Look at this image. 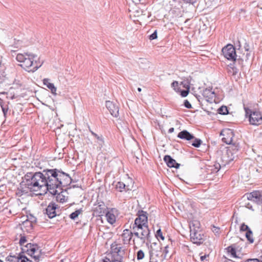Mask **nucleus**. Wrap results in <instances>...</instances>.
<instances>
[{
	"label": "nucleus",
	"instance_id": "nucleus-5",
	"mask_svg": "<svg viewBox=\"0 0 262 262\" xmlns=\"http://www.w3.org/2000/svg\"><path fill=\"white\" fill-rule=\"evenodd\" d=\"M126 249L120 243L116 242L111 245V252L108 254L102 262H122L125 254Z\"/></svg>",
	"mask_w": 262,
	"mask_h": 262
},
{
	"label": "nucleus",
	"instance_id": "nucleus-46",
	"mask_svg": "<svg viewBox=\"0 0 262 262\" xmlns=\"http://www.w3.org/2000/svg\"><path fill=\"white\" fill-rule=\"evenodd\" d=\"M5 80V76L0 72V84Z\"/></svg>",
	"mask_w": 262,
	"mask_h": 262
},
{
	"label": "nucleus",
	"instance_id": "nucleus-53",
	"mask_svg": "<svg viewBox=\"0 0 262 262\" xmlns=\"http://www.w3.org/2000/svg\"><path fill=\"white\" fill-rule=\"evenodd\" d=\"M234 147H235V149H236V150H238V148H237V145H233Z\"/></svg>",
	"mask_w": 262,
	"mask_h": 262
},
{
	"label": "nucleus",
	"instance_id": "nucleus-24",
	"mask_svg": "<svg viewBox=\"0 0 262 262\" xmlns=\"http://www.w3.org/2000/svg\"><path fill=\"white\" fill-rule=\"evenodd\" d=\"M233 160V159H230L226 163V164H222V165L218 162H215L213 166H210L211 167V169H210L211 170V173H216L222 167L225 166L227 163Z\"/></svg>",
	"mask_w": 262,
	"mask_h": 262
},
{
	"label": "nucleus",
	"instance_id": "nucleus-11",
	"mask_svg": "<svg viewBox=\"0 0 262 262\" xmlns=\"http://www.w3.org/2000/svg\"><path fill=\"white\" fill-rule=\"evenodd\" d=\"M221 135L223 136L222 140L223 142L227 144H231L232 142L233 138L234 137V133L232 130L230 129H227L223 130Z\"/></svg>",
	"mask_w": 262,
	"mask_h": 262
},
{
	"label": "nucleus",
	"instance_id": "nucleus-39",
	"mask_svg": "<svg viewBox=\"0 0 262 262\" xmlns=\"http://www.w3.org/2000/svg\"><path fill=\"white\" fill-rule=\"evenodd\" d=\"M189 87L188 86V88L187 90H183L181 91V95L182 96V97H186L189 93Z\"/></svg>",
	"mask_w": 262,
	"mask_h": 262
},
{
	"label": "nucleus",
	"instance_id": "nucleus-7",
	"mask_svg": "<svg viewBox=\"0 0 262 262\" xmlns=\"http://www.w3.org/2000/svg\"><path fill=\"white\" fill-rule=\"evenodd\" d=\"M224 56L228 60L235 61L236 54L235 48L231 44H228L222 50Z\"/></svg>",
	"mask_w": 262,
	"mask_h": 262
},
{
	"label": "nucleus",
	"instance_id": "nucleus-51",
	"mask_svg": "<svg viewBox=\"0 0 262 262\" xmlns=\"http://www.w3.org/2000/svg\"><path fill=\"white\" fill-rule=\"evenodd\" d=\"M173 131H174V128L171 127L169 129L168 132L169 133H172V132H173Z\"/></svg>",
	"mask_w": 262,
	"mask_h": 262
},
{
	"label": "nucleus",
	"instance_id": "nucleus-40",
	"mask_svg": "<svg viewBox=\"0 0 262 262\" xmlns=\"http://www.w3.org/2000/svg\"><path fill=\"white\" fill-rule=\"evenodd\" d=\"M157 38V31L155 30L153 33L149 36V39L151 40L155 39Z\"/></svg>",
	"mask_w": 262,
	"mask_h": 262
},
{
	"label": "nucleus",
	"instance_id": "nucleus-16",
	"mask_svg": "<svg viewBox=\"0 0 262 262\" xmlns=\"http://www.w3.org/2000/svg\"><path fill=\"white\" fill-rule=\"evenodd\" d=\"M203 96L206 98V100L208 102H212L214 101V99L215 97V94L213 91H212V88H206L203 91Z\"/></svg>",
	"mask_w": 262,
	"mask_h": 262
},
{
	"label": "nucleus",
	"instance_id": "nucleus-26",
	"mask_svg": "<svg viewBox=\"0 0 262 262\" xmlns=\"http://www.w3.org/2000/svg\"><path fill=\"white\" fill-rule=\"evenodd\" d=\"M227 250V251L230 253L231 256L232 257L234 258H237V256L236 255V249H235V245H232L231 246H228L226 249Z\"/></svg>",
	"mask_w": 262,
	"mask_h": 262
},
{
	"label": "nucleus",
	"instance_id": "nucleus-27",
	"mask_svg": "<svg viewBox=\"0 0 262 262\" xmlns=\"http://www.w3.org/2000/svg\"><path fill=\"white\" fill-rule=\"evenodd\" d=\"M0 106L2 108L5 118H6L7 114L9 110L8 104H5L3 100L0 99Z\"/></svg>",
	"mask_w": 262,
	"mask_h": 262
},
{
	"label": "nucleus",
	"instance_id": "nucleus-23",
	"mask_svg": "<svg viewBox=\"0 0 262 262\" xmlns=\"http://www.w3.org/2000/svg\"><path fill=\"white\" fill-rule=\"evenodd\" d=\"M50 80L48 78H45L43 80V83L44 85H46L47 87L51 90V93L54 94L56 95V88L54 86V84L52 83H50L49 82Z\"/></svg>",
	"mask_w": 262,
	"mask_h": 262
},
{
	"label": "nucleus",
	"instance_id": "nucleus-54",
	"mask_svg": "<svg viewBox=\"0 0 262 262\" xmlns=\"http://www.w3.org/2000/svg\"><path fill=\"white\" fill-rule=\"evenodd\" d=\"M137 90H138V91L139 92H141V90H142L141 88H138Z\"/></svg>",
	"mask_w": 262,
	"mask_h": 262
},
{
	"label": "nucleus",
	"instance_id": "nucleus-32",
	"mask_svg": "<svg viewBox=\"0 0 262 262\" xmlns=\"http://www.w3.org/2000/svg\"><path fill=\"white\" fill-rule=\"evenodd\" d=\"M27 193L28 191L26 190H24L23 188H18L16 191L15 194L17 196L20 197L23 194H26Z\"/></svg>",
	"mask_w": 262,
	"mask_h": 262
},
{
	"label": "nucleus",
	"instance_id": "nucleus-42",
	"mask_svg": "<svg viewBox=\"0 0 262 262\" xmlns=\"http://www.w3.org/2000/svg\"><path fill=\"white\" fill-rule=\"evenodd\" d=\"M184 105L187 108H191L192 107L191 104L187 100H184Z\"/></svg>",
	"mask_w": 262,
	"mask_h": 262
},
{
	"label": "nucleus",
	"instance_id": "nucleus-22",
	"mask_svg": "<svg viewBox=\"0 0 262 262\" xmlns=\"http://www.w3.org/2000/svg\"><path fill=\"white\" fill-rule=\"evenodd\" d=\"M28 260V258L25 255L19 254L18 256H10L8 260L9 262H25V260Z\"/></svg>",
	"mask_w": 262,
	"mask_h": 262
},
{
	"label": "nucleus",
	"instance_id": "nucleus-34",
	"mask_svg": "<svg viewBox=\"0 0 262 262\" xmlns=\"http://www.w3.org/2000/svg\"><path fill=\"white\" fill-rule=\"evenodd\" d=\"M251 52L250 51L249 52H247L245 55V54H244L243 57L241 58H239L237 60L238 61L239 60H241L242 61H243L244 60H245V61H247L248 60H249V59L251 57Z\"/></svg>",
	"mask_w": 262,
	"mask_h": 262
},
{
	"label": "nucleus",
	"instance_id": "nucleus-25",
	"mask_svg": "<svg viewBox=\"0 0 262 262\" xmlns=\"http://www.w3.org/2000/svg\"><path fill=\"white\" fill-rule=\"evenodd\" d=\"M200 224L198 221L193 220L191 221L189 224L190 232H191L193 229L195 230H201L200 229Z\"/></svg>",
	"mask_w": 262,
	"mask_h": 262
},
{
	"label": "nucleus",
	"instance_id": "nucleus-48",
	"mask_svg": "<svg viewBox=\"0 0 262 262\" xmlns=\"http://www.w3.org/2000/svg\"><path fill=\"white\" fill-rule=\"evenodd\" d=\"M184 2L187 3L193 4L195 2V0H183Z\"/></svg>",
	"mask_w": 262,
	"mask_h": 262
},
{
	"label": "nucleus",
	"instance_id": "nucleus-21",
	"mask_svg": "<svg viewBox=\"0 0 262 262\" xmlns=\"http://www.w3.org/2000/svg\"><path fill=\"white\" fill-rule=\"evenodd\" d=\"M104 214H105V217H106L107 221L110 224L112 225L115 223L116 217L113 213V209H111V210L106 211Z\"/></svg>",
	"mask_w": 262,
	"mask_h": 262
},
{
	"label": "nucleus",
	"instance_id": "nucleus-3",
	"mask_svg": "<svg viewBox=\"0 0 262 262\" xmlns=\"http://www.w3.org/2000/svg\"><path fill=\"white\" fill-rule=\"evenodd\" d=\"M16 60L20 62L19 66L26 71L34 72L39 69L43 64V61H40L37 55L31 53L18 54L16 57Z\"/></svg>",
	"mask_w": 262,
	"mask_h": 262
},
{
	"label": "nucleus",
	"instance_id": "nucleus-45",
	"mask_svg": "<svg viewBox=\"0 0 262 262\" xmlns=\"http://www.w3.org/2000/svg\"><path fill=\"white\" fill-rule=\"evenodd\" d=\"M244 49L245 51L249 52L250 51V47L248 43L246 42L244 45Z\"/></svg>",
	"mask_w": 262,
	"mask_h": 262
},
{
	"label": "nucleus",
	"instance_id": "nucleus-19",
	"mask_svg": "<svg viewBox=\"0 0 262 262\" xmlns=\"http://www.w3.org/2000/svg\"><path fill=\"white\" fill-rule=\"evenodd\" d=\"M164 161L166 162L167 165L170 168L174 167L178 168L180 166V164L177 163L176 160L169 155L164 156Z\"/></svg>",
	"mask_w": 262,
	"mask_h": 262
},
{
	"label": "nucleus",
	"instance_id": "nucleus-29",
	"mask_svg": "<svg viewBox=\"0 0 262 262\" xmlns=\"http://www.w3.org/2000/svg\"><path fill=\"white\" fill-rule=\"evenodd\" d=\"M245 236L246 238L249 242L250 243L252 244L254 242V238L253 237V232L251 230H248V232L246 233Z\"/></svg>",
	"mask_w": 262,
	"mask_h": 262
},
{
	"label": "nucleus",
	"instance_id": "nucleus-14",
	"mask_svg": "<svg viewBox=\"0 0 262 262\" xmlns=\"http://www.w3.org/2000/svg\"><path fill=\"white\" fill-rule=\"evenodd\" d=\"M70 184H68L67 185H66L64 186L63 185L60 186L59 187L55 189V190H56V192L55 193H50L53 195H56V200L58 202H59L60 203H63L65 202V196L62 194L63 188L67 187Z\"/></svg>",
	"mask_w": 262,
	"mask_h": 262
},
{
	"label": "nucleus",
	"instance_id": "nucleus-58",
	"mask_svg": "<svg viewBox=\"0 0 262 262\" xmlns=\"http://www.w3.org/2000/svg\"><path fill=\"white\" fill-rule=\"evenodd\" d=\"M229 152H231L230 150H227V154H228Z\"/></svg>",
	"mask_w": 262,
	"mask_h": 262
},
{
	"label": "nucleus",
	"instance_id": "nucleus-52",
	"mask_svg": "<svg viewBox=\"0 0 262 262\" xmlns=\"http://www.w3.org/2000/svg\"><path fill=\"white\" fill-rule=\"evenodd\" d=\"M91 133L94 137L97 136V134L96 133H95L94 132H93V131H91Z\"/></svg>",
	"mask_w": 262,
	"mask_h": 262
},
{
	"label": "nucleus",
	"instance_id": "nucleus-55",
	"mask_svg": "<svg viewBox=\"0 0 262 262\" xmlns=\"http://www.w3.org/2000/svg\"><path fill=\"white\" fill-rule=\"evenodd\" d=\"M25 262H33V261H31V260H29V259H28V260H25Z\"/></svg>",
	"mask_w": 262,
	"mask_h": 262
},
{
	"label": "nucleus",
	"instance_id": "nucleus-20",
	"mask_svg": "<svg viewBox=\"0 0 262 262\" xmlns=\"http://www.w3.org/2000/svg\"><path fill=\"white\" fill-rule=\"evenodd\" d=\"M177 137L180 139L185 140L187 141H190L194 138V136L192 134H190L187 130H183L180 132L178 134Z\"/></svg>",
	"mask_w": 262,
	"mask_h": 262
},
{
	"label": "nucleus",
	"instance_id": "nucleus-33",
	"mask_svg": "<svg viewBox=\"0 0 262 262\" xmlns=\"http://www.w3.org/2000/svg\"><path fill=\"white\" fill-rule=\"evenodd\" d=\"M193 139L194 141L191 145L195 147H199L202 143V140L200 139L195 138V137Z\"/></svg>",
	"mask_w": 262,
	"mask_h": 262
},
{
	"label": "nucleus",
	"instance_id": "nucleus-47",
	"mask_svg": "<svg viewBox=\"0 0 262 262\" xmlns=\"http://www.w3.org/2000/svg\"><path fill=\"white\" fill-rule=\"evenodd\" d=\"M232 70H233V75H235L237 74L238 70L236 68H235V67L232 68Z\"/></svg>",
	"mask_w": 262,
	"mask_h": 262
},
{
	"label": "nucleus",
	"instance_id": "nucleus-35",
	"mask_svg": "<svg viewBox=\"0 0 262 262\" xmlns=\"http://www.w3.org/2000/svg\"><path fill=\"white\" fill-rule=\"evenodd\" d=\"M145 254L142 250H139L137 252V259L138 260L142 259L144 257Z\"/></svg>",
	"mask_w": 262,
	"mask_h": 262
},
{
	"label": "nucleus",
	"instance_id": "nucleus-37",
	"mask_svg": "<svg viewBox=\"0 0 262 262\" xmlns=\"http://www.w3.org/2000/svg\"><path fill=\"white\" fill-rule=\"evenodd\" d=\"M156 236L157 238V239H159V238H160L162 240L164 239V236L162 234V232L161 231V230L160 229H158L156 233Z\"/></svg>",
	"mask_w": 262,
	"mask_h": 262
},
{
	"label": "nucleus",
	"instance_id": "nucleus-15",
	"mask_svg": "<svg viewBox=\"0 0 262 262\" xmlns=\"http://www.w3.org/2000/svg\"><path fill=\"white\" fill-rule=\"evenodd\" d=\"M57 205L54 203H51L49 204L46 209V213L50 219H52L56 216V209Z\"/></svg>",
	"mask_w": 262,
	"mask_h": 262
},
{
	"label": "nucleus",
	"instance_id": "nucleus-1",
	"mask_svg": "<svg viewBox=\"0 0 262 262\" xmlns=\"http://www.w3.org/2000/svg\"><path fill=\"white\" fill-rule=\"evenodd\" d=\"M25 185L31 191L42 190L44 192L55 193L60 186L71 184L70 176L57 168L45 169L41 172L27 173L25 175Z\"/></svg>",
	"mask_w": 262,
	"mask_h": 262
},
{
	"label": "nucleus",
	"instance_id": "nucleus-44",
	"mask_svg": "<svg viewBox=\"0 0 262 262\" xmlns=\"http://www.w3.org/2000/svg\"><path fill=\"white\" fill-rule=\"evenodd\" d=\"M169 247V245H167L166 246H165L164 247V253L165 254V257L166 256V255L168 254V248Z\"/></svg>",
	"mask_w": 262,
	"mask_h": 262
},
{
	"label": "nucleus",
	"instance_id": "nucleus-31",
	"mask_svg": "<svg viewBox=\"0 0 262 262\" xmlns=\"http://www.w3.org/2000/svg\"><path fill=\"white\" fill-rule=\"evenodd\" d=\"M218 113L221 115H226L228 113L227 107L222 106L218 109Z\"/></svg>",
	"mask_w": 262,
	"mask_h": 262
},
{
	"label": "nucleus",
	"instance_id": "nucleus-13",
	"mask_svg": "<svg viewBox=\"0 0 262 262\" xmlns=\"http://www.w3.org/2000/svg\"><path fill=\"white\" fill-rule=\"evenodd\" d=\"M105 105L113 116L117 117L119 116V107L117 105L112 101H106Z\"/></svg>",
	"mask_w": 262,
	"mask_h": 262
},
{
	"label": "nucleus",
	"instance_id": "nucleus-4",
	"mask_svg": "<svg viewBox=\"0 0 262 262\" xmlns=\"http://www.w3.org/2000/svg\"><path fill=\"white\" fill-rule=\"evenodd\" d=\"M28 242V238L24 234H20L19 244L21 246L22 252L26 253L32 257L36 262H39L42 258L41 249L37 244H32Z\"/></svg>",
	"mask_w": 262,
	"mask_h": 262
},
{
	"label": "nucleus",
	"instance_id": "nucleus-50",
	"mask_svg": "<svg viewBox=\"0 0 262 262\" xmlns=\"http://www.w3.org/2000/svg\"><path fill=\"white\" fill-rule=\"evenodd\" d=\"M246 207L249 208V209H251V210H253L252 209V206L251 204H250L249 203H248L247 205H246Z\"/></svg>",
	"mask_w": 262,
	"mask_h": 262
},
{
	"label": "nucleus",
	"instance_id": "nucleus-8",
	"mask_svg": "<svg viewBox=\"0 0 262 262\" xmlns=\"http://www.w3.org/2000/svg\"><path fill=\"white\" fill-rule=\"evenodd\" d=\"M190 233V239L193 243L199 245L203 243L204 235L201 230L198 231L193 229Z\"/></svg>",
	"mask_w": 262,
	"mask_h": 262
},
{
	"label": "nucleus",
	"instance_id": "nucleus-43",
	"mask_svg": "<svg viewBox=\"0 0 262 262\" xmlns=\"http://www.w3.org/2000/svg\"><path fill=\"white\" fill-rule=\"evenodd\" d=\"M245 262H262V260L260 261L257 258H250L246 260Z\"/></svg>",
	"mask_w": 262,
	"mask_h": 262
},
{
	"label": "nucleus",
	"instance_id": "nucleus-36",
	"mask_svg": "<svg viewBox=\"0 0 262 262\" xmlns=\"http://www.w3.org/2000/svg\"><path fill=\"white\" fill-rule=\"evenodd\" d=\"M239 230L241 232L246 231L247 232L248 230H251V229L248 225H246L245 223H243L240 226Z\"/></svg>",
	"mask_w": 262,
	"mask_h": 262
},
{
	"label": "nucleus",
	"instance_id": "nucleus-28",
	"mask_svg": "<svg viewBox=\"0 0 262 262\" xmlns=\"http://www.w3.org/2000/svg\"><path fill=\"white\" fill-rule=\"evenodd\" d=\"M155 254L154 250L152 249V247L150 246L149 249V262H158L157 260L154 257Z\"/></svg>",
	"mask_w": 262,
	"mask_h": 262
},
{
	"label": "nucleus",
	"instance_id": "nucleus-12",
	"mask_svg": "<svg viewBox=\"0 0 262 262\" xmlns=\"http://www.w3.org/2000/svg\"><path fill=\"white\" fill-rule=\"evenodd\" d=\"M135 231L132 229V231L129 229H124L121 234L123 244L125 245H128L132 240L133 236H135Z\"/></svg>",
	"mask_w": 262,
	"mask_h": 262
},
{
	"label": "nucleus",
	"instance_id": "nucleus-41",
	"mask_svg": "<svg viewBox=\"0 0 262 262\" xmlns=\"http://www.w3.org/2000/svg\"><path fill=\"white\" fill-rule=\"evenodd\" d=\"M94 137L96 138L98 141H99L100 142L99 144H100V145H101L102 146L104 143L103 138L102 136H99L97 134V136H95Z\"/></svg>",
	"mask_w": 262,
	"mask_h": 262
},
{
	"label": "nucleus",
	"instance_id": "nucleus-17",
	"mask_svg": "<svg viewBox=\"0 0 262 262\" xmlns=\"http://www.w3.org/2000/svg\"><path fill=\"white\" fill-rule=\"evenodd\" d=\"M36 222L35 217H33V220H26L23 222L21 228L28 232H31Z\"/></svg>",
	"mask_w": 262,
	"mask_h": 262
},
{
	"label": "nucleus",
	"instance_id": "nucleus-56",
	"mask_svg": "<svg viewBox=\"0 0 262 262\" xmlns=\"http://www.w3.org/2000/svg\"><path fill=\"white\" fill-rule=\"evenodd\" d=\"M33 217H34V216L31 217L29 220H33Z\"/></svg>",
	"mask_w": 262,
	"mask_h": 262
},
{
	"label": "nucleus",
	"instance_id": "nucleus-49",
	"mask_svg": "<svg viewBox=\"0 0 262 262\" xmlns=\"http://www.w3.org/2000/svg\"><path fill=\"white\" fill-rule=\"evenodd\" d=\"M208 256H209V255H208V254H205L204 255L201 256L200 257L201 260V261L204 260L206 259V258Z\"/></svg>",
	"mask_w": 262,
	"mask_h": 262
},
{
	"label": "nucleus",
	"instance_id": "nucleus-6",
	"mask_svg": "<svg viewBox=\"0 0 262 262\" xmlns=\"http://www.w3.org/2000/svg\"><path fill=\"white\" fill-rule=\"evenodd\" d=\"M246 116H248L251 124L258 125L262 123V115L258 111H252L251 110L245 108Z\"/></svg>",
	"mask_w": 262,
	"mask_h": 262
},
{
	"label": "nucleus",
	"instance_id": "nucleus-18",
	"mask_svg": "<svg viewBox=\"0 0 262 262\" xmlns=\"http://www.w3.org/2000/svg\"><path fill=\"white\" fill-rule=\"evenodd\" d=\"M133 188V185L125 184L122 182H118L115 184V189L119 192H126L131 190Z\"/></svg>",
	"mask_w": 262,
	"mask_h": 262
},
{
	"label": "nucleus",
	"instance_id": "nucleus-59",
	"mask_svg": "<svg viewBox=\"0 0 262 262\" xmlns=\"http://www.w3.org/2000/svg\"><path fill=\"white\" fill-rule=\"evenodd\" d=\"M0 262H3V261L0 259Z\"/></svg>",
	"mask_w": 262,
	"mask_h": 262
},
{
	"label": "nucleus",
	"instance_id": "nucleus-57",
	"mask_svg": "<svg viewBox=\"0 0 262 262\" xmlns=\"http://www.w3.org/2000/svg\"><path fill=\"white\" fill-rule=\"evenodd\" d=\"M133 241L134 244L135 245V239L134 238Z\"/></svg>",
	"mask_w": 262,
	"mask_h": 262
},
{
	"label": "nucleus",
	"instance_id": "nucleus-9",
	"mask_svg": "<svg viewBox=\"0 0 262 262\" xmlns=\"http://www.w3.org/2000/svg\"><path fill=\"white\" fill-rule=\"evenodd\" d=\"M248 200L253 201L257 204L262 205V192L255 190L246 194Z\"/></svg>",
	"mask_w": 262,
	"mask_h": 262
},
{
	"label": "nucleus",
	"instance_id": "nucleus-2",
	"mask_svg": "<svg viewBox=\"0 0 262 262\" xmlns=\"http://www.w3.org/2000/svg\"><path fill=\"white\" fill-rule=\"evenodd\" d=\"M137 217L133 225V229L135 231V236L141 244L147 246L151 242L150 231L148 226V213L142 210H138Z\"/></svg>",
	"mask_w": 262,
	"mask_h": 262
},
{
	"label": "nucleus",
	"instance_id": "nucleus-10",
	"mask_svg": "<svg viewBox=\"0 0 262 262\" xmlns=\"http://www.w3.org/2000/svg\"><path fill=\"white\" fill-rule=\"evenodd\" d=\"M107 209L104 202H98L97 204L94 205L93 214L96 216H103Z\"/></svg>",
	"mask_w": 262,
	"mask_h": 262
},
{
	"label": "nucleus",
	"instance_id": "nucleus-38",
	"mask_svg": "<svg viewBox=\"0 0 262 262\" xmlns=\"http://www.w3.org/2000/svg\"><path fill=\"white\" fill-rule=\"evenodd\" d=\"M171 87L173 89V90L176 91V92H178L179 90V83L178 81H174L172 83H171Z\"/></svg>",
	"mask_w": 262,
	"mask_h": 262
},
{
	"label": "nucleus",
	"instance_id": "nucleus-30",
	"mask_svg": "<svg viewBox=\"0 0 262 262\" xmlns=\"http://www.w3.org/2000/svg\"><path fill=\"white\" fill-rule=\"evenodd\" d=\"M82 212L81 209H78L74 212H72L70 215V217L72 220H75L76 217H78V216Z\"/></svg>",
	"mask_w": 262,
	"mask_h": 262
}]
</instances>
